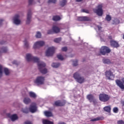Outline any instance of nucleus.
<instances>
[{"label": "nucleus", "instance_id": "2", "mask_svg": "<svg viewBox=\"0 0 124 124\" xmlns=\"http://www.w3.org/2000/svg\"><path fill=\"white\" fill-rule=\"evenodd\" d=\"M73 78L76 81L79 83V84H83V83L86 82V79L84 77H81V74L78 72H76L73 74Z\"/></svg>", "mask_w": 124, "mask_h": 124}, {"label": "nucleus", "instance_id": "53", "mask_svg": "<svg viewBox=\"0 0 124 124\" xmlns=\"http://www.w3.org/2000/svg\"><path fill=\"white\" fill-rule=\"evenodd\" d=\"M108 38H109V39H112V36H108Z\"/></svg>", "mask_w": 124, "mask_h": 124}, {"label": "nucleus", "instance_id": "33", "mask_svg": "<svg viewBox=\"0 0 124 124\" xmlns=\"http://www.w3.org/2000/svg\"><path fill=\"white\" fill-rule=\"evenodd\" d=\"M24 46L26 48H29V43L28 42V41L27 40V39H25L24 41Z\"/></svg>", "mask_w": 124, "mask_h": 124}, {"label": "nucleus", "instance_id": "1", "mask_svg": "<svg viewBox=\"0 0 124 124\" xmlns=\"http://www.w3.org/2000/svg\"><path fill=\"white\" fill-rule=\"evenodd\" d=\"M26 60L27 62H37L39 71L42 74H46L48 72L46 68H44L46 66V64L44 62H40L39 58L32 56L31 54L26 55Z\"/></svg>", "mask_w": 124, "mask_h": 124}, {"label": "nucleus", "instance_id": "4", "mask_svg": "<svg viewBox=\"0 0 124 124\" xmlns=\"http://www.w3.org/2000/svg\"><path fill=\"white\" fill-rule=\"evenodd\" d=\"M61 32V28L54 25L52 27V30H49L47 31V34H53L54 33H59Z\"/></svg>", "mask_w": 124, "mask_h": 124}, {"label": "nucleus", "instance_id": "18", "mask_svg": "<svg viewBox=\"0 0 124 124\" xmlns=\"http://www.w3.org/2000/svg\"><path fill=\"white\" fill-rule=\"evenodd\" d=\"M31 11L29 10L27 14V19L26 20V24H29L31 23Z\"/></svg>", "mask_w": 124, "mask_h": 124}, {"label": "nucleus", "instance_id": "52", "mask_svg": "<svg viewBox=\"0 0 124 124\" xmlns=\"http://www.w3.org/2000/svg\"><path fill=\"white\" fill-rule=\"evenodd\" d=\"M82 1V0H76V1H77L78 2H80Z\"/></svg>", "mask_w": 124, "mask_h": 124}, {"label": "nucleus", "instance_id": "55", "mask_svg": "<svg viewBox=\"0 0 124 124\" xmlns=\"http://www.w3.org/2000/svg\"><path fill=\"white\" fill-rule=\"evenodd\" d=\"M123 38L124 39V34H123Z\"/></svg>", "mask_w": 124, "mask_h": 124}, {"label": "nucleus", "instance_id": "6", "mask_svg": "<svg viewBox=\"0 0 124 124\" xmlns=\"http://www.w3.org/2000/svg\"><path fill=\"white\" fill-rule=\"evenodd\" d=\"M100 53L101 55L105 56L106 54H109L111 53V49L107 46H102L100 49Z\"/></svg>", "mask_w": 124, "mask_h": 124}, {"label": "nucleus", "instance_id": "47", "mask_svg": "<svg viewBox=\"0 0 124 124\" xmlns=\"http://www.w3.org/2000/svg\"><path fill=\"white\" fill-rule=\"evenodd\" d=\"M13 63L14 64H16V65L18 64V63L17 62V61H14L13 62Z\"/></svg>", "mask_w": 124, "mask_h": 124}, {"label": "nucleus", "instance_id": "5", "mask_svg": "<svg viewBox=\"0 0 124 124\" xmlns=\"http://www.w3.org/2000/svg\"><path fill=\"white\" fill-rule=\"evenodd\" d=\"M102 4H99L97 6V9H93V11L94 13H96L98 16H102L103 15V10H102Z\"/></svg>", "mask_w": 124, "mask_h": 124}, {"label": "nucleus", "instance_id": "15", "mask_svg": "<svg viewBox=\"0 0 124 124\" xmlns=\"http://www.w3.org/2000/svg\"><path fill=\"white\" fill-rule=\"evenodd\" d=\"M20 18V16L19 15H16L14 18V22L16 25H20L21 23V20L19 19Z\"/></svg>", "mask_w": 124, "mask_h": 124}, {"label": "nucleus", "instance_id": "34", "mask_svg": "<svg viewBox=\"0 0 124 124\" xmlns=\"http://www.w3.org/2000/svg\"><path fill=\"white\" fill-rule=\"evenodd\" d=\"M4 72L5 74V75H8L9 74V70L8 69L5 68L4 69Z\"/></svg>", "mask_w": 124, "mask_h": 124}, {"label": "nucleus", "instance_id": "23", "mask_svg": "<svg viewBox=\"0 0 124 124\" xmlns=\"http://www.w3.org/2000/svg\"><path fill=\"white\" fill-rule=\"evenodd\" d=\"M44 114L46 117H52L53 114L51 111H46L44 112Z\"/></svg>", "mask_w": 124, "mask_h": 124}, {"label": "nucleus", "instance_id": "48", "mask_svg": "<svg viewBox=\"0 0 124 124\" xmlns=\"http://www.w3.org/2000/svg\"><path fill=\"white\" fill-rule=\"evenodd\" d=\"M4 43H5V42L3 41H2L0 42V44L1 45H2V44H4Z\"/></svg>", "mask_w": 124, "mask_h": 124}, {"label": "nucleus", "instance_id": "11", "mask_svg": "<svg viewBox=\"0 0 124 124\" xmlns=\"http://www.w3.org/2000/svg\"><path fill=\"white\" fill-rule=\"evenodd\" d=\"M45 44V42H44V41H38L34 43L33 48L34 49H37L40 47H42V46H44Z\"/></svg>", "mask_w": 124, "mask_h": 124}, {"label": "nucleus", "instance_id": "10", "mask_svg": "<svg viewBox=\"0 0 124 124\" xmlns=\"http://www.w3.org/2000/svg\"><path fill=\"white\" fill-rule=\"evenodd\" d=\"M66 102L64 100L61 101L58 100L56 101L54 104H53V106H56L57 107H62V106H64L65 105Z\"/></svg>", "mask_w": 124, "mask_h": 124}, {"label": "nucleus", "instance_id": "29", "mask_svg": "<svg viewBox=\"0 0 124 124\" xmlns=\"http://www.w3.org/2000/svg\"><path fill=\"white\" fill-rule=\"evenodd\" d=\"M43 124H54V123L47 120H44L43 121Z\"/></svg>", "mask_w": 124, "mask_h": 124}, {"label": "nucleus", "instance_id": "50", "mask_svg": "<svg viewBox=\"0 0 124 124\" xmlns=\"http://www.w3.org/2000/svg\"><path fill=\"white\" fill-rule=\"evenodd\" d=\"M97 28L98 29V30L100 31V30H101V29L102 28V27H101V26H97Z\"/></svg>", "mask_w": 124, "mask_h": 124}, {"label": "nucleus", "instance_id": "51", "mask_svg": "<svg viewBox=\"0 0 124 124\" xmlns=\"http://www.w3.org/2000/svg\"><path fill=\"white\" fill-rule=\"evenodd\" d=\"M2 22H3V19H0V26L1 25Z\"/></svg>", "mask_w": 124, "mask_h": 124}, {"label": "nucleus", "instance_id": "32", "mask_svg": "<svg viewBox=\"0 0 124 124\" xmlns=\"http://www.w3.org/2000/svg\"><path fill=\"white\" fill-rule=\"evenodd\" d=\"M7 47H2L1 48L0 53H7Z\"/></svg>", "mask_w": 124, "mask_h": 124}, {"label": "nucleus", "instance_id": "45", "mask_svg": "<svg viewBox=\"0 0 124 124\" xmlns=\"http://www.w3.org/2000/svg\"><path fill=\"white\" fill-rule=\"evenodd\" d=\"M92 102H93L94 105H95L96 103H97V102H96V100L95 99H94L93 101Z\"/></svg>", "mask_w": 124, "mask_h": 124}, {"label": "nucleus", "instance_id": "16", "mask_svg": "<svg viewBox=\"0 0 124 124\" xmlns=\"http://www.w3.org/2000/svg\"><path fill=\"white\" fill-rule=\"evenodd\" d=\"M110 46L114 48H119L120 47V45L116 41L111 40L110 42Z\"/></svg>", "mask_w": 124, "mask_h": 124}, {"label": "nucleus", "instance_id": "39", "mask_svg": "<svg viewBox=\"0 0 124 124\" xmlns=\"http://www.w3.org/2000/svg\"><path fill=\"white\" fill-rule=\"evenodd\" d=\"M73 65V66H77V65H78V61L76 60L75 61H74Z\"/></svg>", "mask_w": 124, "mask_h": 124}, {"label": "nucleus", "instance_id": "42", "mask_svg": "<svg viewBox=\"0 0 124 124\" xmlns=\"http://www.w3.org/2000/svg\"><path fill=\"white\" fill-rule=\"evenodd\" d=\"M118 124H124V121L123 120H120L117 121Z\"/></svg>", "mask_w": 124, "mask_h": 124}, {"label": "nucleus", "instance_id": "12", "mask_svg": "<svg viewBox=\"0 0 124 124\" xmlns=\"http://www.w3.org/2000/svg\"><path fill=\"white\" fill-rule=\"evenodd\" d=\"M29 110L31 113H35V112L37 111V107H36V104L35 103H32L29 108Z\"/></svg>", "mask_w": 124, "mask_h": 124}, {"label": "nucleus", "instance_id": "27", "mask_svg": "<svg viewBox=\"0 0 124 124\" xmlns=\"http://www.w3.org/2000/svg\"><path fill=\"white\" fill-rule=\"evenodd\" d=\"M29 95L30 97H32L33 98H35V97H36V94L32 92H29Z\"/></svg>", "mask_w": 124, "mask_h": 124}, {"label": "nucleus", "instance_id": "21", "mask_svg": "<svg viewBox=\"0 0 124 124\" xmlns=\"http://www.w3.org/2000/svg\"><path fill=\"white\" fill-rule=\"evenodd\" d=\"M105 112H107V113H111V106H108L104 107L103 108Z\"/></svg>", "mask_w": 124, "mask_h": 124}, {"label": "nucleus", "instance_id": "44", "mask_svg": "<svg viewBox=\"0 0 124 124\" xmlns=\"http://www.w3.org/2000/svg\"><path fill=\"white\" fill-rule=\"evenodd\" d=\"M62 50L63 52H66V51H67V47H62Z\"/></svg>", "mask_w": 124, "mask_h": 124}, {"label": "nucleus", "instance_id": "24", "mask_svg": "<svg viewBox=\"0 0 124 124\" xmlns=\"http://www.w3.org/2000/svg\"><path fill=\"white\" fill-rule=\"evenodd\" d=\"M52 20H53V21H55V22L60 21V20H61V16H54L53 17Z\"/></svg>", "mask_w": 124, "mask_h": 124}, {"label": "nucleus", "instance_id": "37", "mask_svg": "<svg viewBox=\"0 0 124 124\" xmlns=\"http://www.w3.org/2000/svg\"><path fill=\"white\" fill-rule=\"evenodd\" d=\"M113 111L114 113H118V112H119V108L117 107H114L113 108Z\"/></svg>", "mask_w": 124, "mask_h": 124}, {"label": "nucleus", "instance_id": "41", "mask_svg": "<svg viewBox=\"0 0 124 124\" xmlns=\"http://www.w3.org/2000/svg\"><path fill=\"white\" fill-rule=\"evenodd\" d=\"M24 124H32V122L27 120L24 122Z\"/></svg>", "mask_w": 124, "mask_h": 124}, {"label": "nucleus", "instance_id": "7", "mask_svg": "<svg viewBox=\"0 0 124 124\" xmlns=\"http://www.w3.org/2000/svg\"><path fill=\"white\" fill-rule=\"evenodd\" d=\"M45 81V77L43 76H38L36 78V79L34 80L35 84H36L37 86L40 85H43Z\"/></svg>", "mask_w": 124, "mask_h": 124}, {"label": "nucleus", "instance_id": "40", "mask_svg": "<svg viewBox=\"0 0 124 124\" xmlns=\"http://www.w3.org/2000/svg\"><path fill=\"white\" fill-rule=\"evenodd\" d=\"M50 2L56 3V2H57V0H48V3H50Z\"/></svg>", "mask_w": 124, "mask_h": 124}, {"label": "nucleus", "instance_id": "20", "mask_svg": "<svg viewBox=\"0 0 124 124\" xmlns=\"http://www.w3.org/2000/svg\"><path fill=\"white\" fill-rule=\"evenodd\" d=\"M104 120V117L103 116H99L96 118H94L93 119H91L90 120V122H95L96 121H102Z\"/></svg>", "mask_w": 124, "mask_h": 124}, {"label": "nucleus", "instance_id": "38", "mask_svg": "<svg viewBox=\"0 0 124 124\" xmlns=\"http://www.w3.org/2000/svg\"><path fill=\"white\" fill-rule=\"evenodd\" d=\"M2 76V66L0 65V78Z\"/></svg>", "mask_w": 124, "mask_h": 124}, {"label": "nucleus", "instance_id": "36", "mask_svg": "<svg viewBox=\"0 0 124 124\" xmlns=\"http://www.w3.org/2000/svg\"><path fill=\"white\" fill-rule=\"evenodd\" d=\"M36 37L37 38H40V37H41V33H40V32H37Z\"/></svg>", "mask_w": 124, "mask_h": 124}, {"label": "nucleus", "instance_id": "14", "mask_svg": "<svg viewBox=\"0 0 124 124\" xmlns=\"http://www.w3.org/2000/svg\"><path fill=\"white\" fill-rule=\"evenodd\" d=\"M7 117L8 118H10L12 121V122H15V121H16V120H18V116H17V114H13L11 115L10 113L7 114Z\"/></svg>", "mask_w": 124, "mask_h": 124}, {"label": "nucleus", "instance_id": "9", "mask_svg": "<svg viewBox=\"0 0 124 124\" xmlns=\"http://www.w3.org/2000/svg\"><path fill=\"white\" fill-rule=\"evenodd\" d=\"M54 53H55V47H49L46 52V57H52L54 55Z\"/></svg>", "mask_w": 124, "mask_h": 124}, {"label": "nucleus", "instance_id": "35", "mask_svg": "<svg viewBox=\"0 0 124 124\" xmlns=\"http://www.w3.org/2000/svg\"><path fill=\"white\" fill-rule=\"evenodd\" d=\"M57 58L59 60H61V61H63L64 60V58H63V57L62 56V55L59 54L57 55Z\"/></svg>", "mask_w": 124, "mask_h": 124}, {"label": "nucleus", "instance_id": "19", "mask_svg": "<svg viewBox=\"0 0 124 124\" xmlns=\"http://www.w3.org/2000/svg\"><path fill=\"white\" fill-rule=\"evenodd\" d=\"M86 97L91 103L93 102V100L94 99V96L92 94L87 95Z\"/></svg>", "mask_w": 124, "mask_h": 124}, {"label": "nucleus", "instance_id": "13", "mask_svg": "<svg viewBox=\"0 0 124 124\" xmlns=\"http://www.w3.org/2000/svg\"><path fill=\"white\" fill-rule=\"evenodd\" d=\"M78 21H84V22H88L89 21H92V19L90 18L89 16H78Z\"/></svg>", "mask_w": 124, "mask_h": 124}, {"label": "nucleus", "instance_id": "46", "mask_svg": "<svg viewBox=\"0 0 124 124\" xmlns=\"http://www.w3.org/2000/svg\"><path fill=\"white\" fill-rule=\"evenodd\" d=\"M32 1H33V0H29V5L32 4Z\"/></svg>", "mask_w": 124, "mask_h": 124}, {"label": "nucleus", "instance_id": "25", "mask_svg": "<svg viewBox=\"0 0 124 124\" xmlns=\"http://www.w3.org/2000/svg\"><path fill=\"white\" fill-rule=\"evenodd\" d=\"M66 3H67V0H62V1L60 2V5L62 7H63V6L66 5Z\"/></svg>", "mask_w": 124, "mask_h": 124}, {"label": "nucleus", "instance_id": "30", "mask_svg": "<svg viewBox=\"0 0 124 124\" xmlns=\"http://www.w3.org/2000/svg\"><path fill=\"white\" fill-rule=\"evenodd\" d=\"M54 41L56 43H60V42H61V41H62V38H56L54 39Z\"/></svg>", "mask_w": 124, "mask_h": 124}, {"label": "nucleus", "instance_id": "22", "mask_svg": "<svg viewBox=\"0 0 124 124\" xmlns=\"http://www.w3.org/2000/svg\"><path fill=\"white\" fill-rule=\"evenodd\" d=\"M31 100L30 98H25L23 100V102L25 104H29V103H31Z\"/></svg>", "mask_w": 124, "mask_h": 124}, {"label": "nucleus", "instance_id": "43", "mask_svg": "<svg viewBox=\"0 0 124 124\" xmlns=\"http://www.w3.org/2000/svg\"><path fill=\"white\" fill-rule=\"evenodd\" d=\"M81 11L82 12H84L85 13H90V11L86 9H82Z\"/></svg>", "mask_w": 124, "mask_h": 124}, {"label": "nucleus", "instance_id": "17", "mask_svg": "<svg viewBox=\"0 0 124 124\" xmlns=\"http://www.w3.org/2000/svg\"><path fill=\"white\" fill-rule=\"evenodd\" d=\"M115 83L116 85L120 88L122 90H124V85L123 82H122L120 79H116L115 80Z\"/></svg>", "mask_w": 124, "mask_h": 124}, {"label": "nucleus", "instance_id": "49", "mask_svg": "<svg viewBox=\"0 0 124 124\" xmlns=\"http://www.w3.org/2000/svg\"><path fill=\"white\" fill-rule=\"evenodd\" d=\"M121 104L122 105V107H124V101H121Z\"/></svg>", "mask_w": 124, "mask_h": 124}, {"label": "nucleus", "instance_id": "31", "mask_svg": "<svg viewBox=\"0 0 124 124\" xmlns=\"http://www.w3.org/2000/svg\"><path fill=\"white\" fill-rule=\"evenodd\" d=\"M106 20L108 22H110V21L112 20V17L111 16H110V15H107L106 16Z\"/></svg>", "mask_w": 124, "mask_h": 124}, {"label": "nucleus", "instance_id": "26", "mask_svg": "<svg viewBox=\"0 0 124 124\" xmlns=\"http://www.w3.org/2000/svg\"><path fill=\"white\" fill-rule=\"evenodd\" d=\"M103 62L106 64H110V63H111V61L108 59H105L103 60Z\"/></svg>", "mask_w": 124, "mask_h": 124}, {"label": "nucleus", "instance_id": "28", "mask_svg": "<svg viewBox=\"0 0 124 124\" xmlns=\"http://www.w3.org/2000/svg\"><path fill=\"white\" fill-rule=\"evenodd\" d=\"M61 65V63H53L52 64V67H54L55 68H58L59 66Z\"/></svg>", "mask_w": 124, "mask_h": 124}, {"label": "nucleus", "instance_id": "3", "mask_svg": "<svg viewBox=\"0 0 124 124\" xmlns=\"http://www.w3.org/2000/svg\"><path fill=\"white\" fill-rule=\"evenodd\" d=\"M99 99L102 102H107L110 100V96L106 93H100L99 95Z\"/></svg>", "mask_w": 124, "mask_h": 124}, {"label": "nucleus", "instance_id": "8", "mask_svg": "<svg viewBox=\"0 0 124 124\" xmlns=\"http://www.w3.org/2000/svg\"><path fill=\"white\" fill-rule=\"evenodd\" d=\"M105 76L108 80H112V78H115V75L111 71V70H107L105 72Z\"/></svg>", "mask_w": 124, "mask_h": 124}, {"label": "nucleus", "instance_id": "54", "mask_svg": "<svg viewBox=\"0 0 124 124\" xmlns=\"http://www.w3.org/2000/svg\"><path fill=\"white\" fill-rule=\"evenodd\" d=\"M23 113H28V111H25V110H23Z\"/></svg>", "mask_w": 124, "mask_h": 124}]
</instances>
